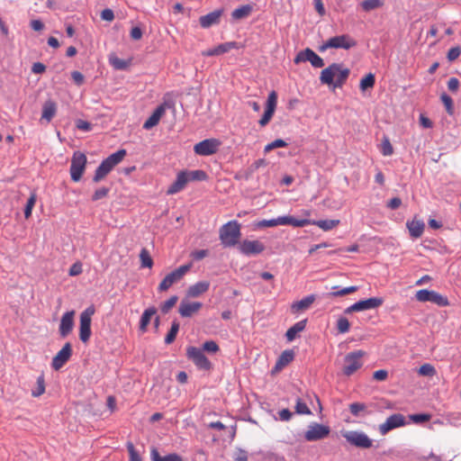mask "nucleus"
Here are the masks:
<instances>
[{"label": "nucleus", "mask_w": 461, "mask_h": 461, "mask_svg": "<svg viewBox=\"0 0 461 461\" xmlns=\"http://www.w3.org/2000/svg\"><path fill=\"white\" fill-rule=\"evenodd\" d=\"M349 74V68H345L342 63H332L321 71L320 80L321 84L340 88L347 82Z\"/></svg>", "instance_id": "nucleus-1"}, {"label": "nucleus", "mask_w": 461, "mask_h": 461, "mask_svg": "<svg viewBox=\"0 0 461 461\" xmlns=\"http://www.w3.org/2000/svg\"><path fill=\"white\" fill-rule=\"evenodd\" d=\"M447 88L450 92L456 93L459 88V80L456 77H450L447 81Z\"/></svg>", "instance_id": "nucleus-62"}, {"label": "nucleus", "mask_w": 461, "mask_h": 461, "mask_svg": "<svg viewBox=\"0 0 461 461\" xmlns=\"http://www.w3.org/2000/svg\"><path fill=\"white\" fill-rule=\"evenodd\" d=\"M415 298L419 302H430L438 306H447L449 304L448 299L446 296L427 289L419 290L415 294Z\"/></svg>", "instance_id": "nucleus-11"}, {"label": "nucleus", "mask_w": 461, "mask_h": 461, "mask_svg": "<svg viewBox=\"0 0 461 461\" xmlns=\"http://www.w3.org/2000/svg\"><path fill=\"white\" fill-rule=\"evenodd\" d=\"M202 350L216 353L219 350V347L213 340H208L203 343Z\"/></svg>", "instance_id": "nucleus-59"}, {"label": "nucleus", "mask_w": 461, "mask_h": 461, "mask_svg": "<svg viewBox=\"0 0 461 461\" xmlns=\"http://www.w3.org/2000/svg\"><path fill=\"white\" fill-rule=\"evenodd\" d=\"M276 104H277V94L276 93V91H272L268 95L265 113L258 122V123L260 124L261 127H264L267 124H268V122L272 119V117L275 113L276 108Z\"/></svg>", "instance_id": "nucleus-17"}, {"label": "nucleus", "mask_w": 461, "mask_h": 461, "mask_svg": "<svg viewBox=\"0 0 461 461\" xmlns=\"http://www.w3.org/2000/svg\"><path fill=\"white\" fill-rule=\"evenodd\" d=\"M110 63L115 69L124 70L130 66L131 60L122 59L118 57H111Z\"/></svg>", "instance_id": "nucleus-41"}, {"label": "nucleus", "mask_w": 461, "mask_h": 461, "mask_svg": "<svg viewBox=\"0 0 461 461\" xmlns=\"http://www.w3.org/2000/svg\"><path fill=\"white\" fill-rule=\"evenodd\" d=\"M45 392V380L44 375H41L37 378V387L36 389L32 390V394L34 397L41 396Z\"/></svg>", "instance_id": "nucleus-45"}, {"label": "nucleus", "mask_w": 461, "mask_h": 461, "mask_svg": "<svg viewBox=\"0 0 461 461\" xmlns=\"http://www.w3.org/2000/svg\"><path fill=\"white\" fill-rule=\"evenodd\" d=\"M126 156L125 149H119L104 159L95 170L93 181L98 183L103 180Z\"/></svg>", "instance_id": "nucleus-3"}, {"label": "nucleus", "mask_w": 461, "mask_h": 461, "mask_svg": "<svg viewBox=\"0 0 461 461\" xmlns=\"http://www.w3.org/2000/svg\"><path fill=\"white\" fill-rule=\"evenodd\" d=\"M36 203V194L32 193L29 199L27 200L25 208H24V217L28 219L32 215V211Z\"/></svg>", "instance_id": "nucleus-46"}, {"label": "nucleus", "mask_w": 461, "mask_h": 461, "mask_svg": "<svg viewBox=\"0 0 461 461\" xmlns=\"http://www.w3.org/2000/svg\"><path fill=\"white\" fill-rule=\"evenodd\" d=\"M75 313V311L72 310L62 315L59 327V332L61 338H67L73 330Z\"/></svg>", "instance_id": "nucleus-21"}, {"label": "nucleus", "mask_w": 461, "mask_h": 461, "mask_svg": "<svg viewBox=\"0 0 461 461\" xmlns=\"http://www.w3.org/2000/svg\"><path fill=\"white\" fill-rule=\"evenodd\" d=\"M461 54V49L459 46L451 48L447 55L448 61L452 62L456 60Z\"/></svg>", "instance_id": "nucleus-58"}, {"label": "nucleus", "mask_w": 461, "mask_h": 461, "mask_svg": "<svg viewBox=\"0 0 461 461\" xmlns=\"http://www.w3.org/2000/svg\"><path fill=\"white\" fill-rule=\"evenodd\" d=\"M209 287L210 283L208 281L197 282L194 285L189 286L187 290V295L193 298L198 297L202 294L207 292Z\"/></svg>", "instance_id": "nucleus-29"}, {"label": "nucleus", "mask_w": 461, "mask_h": 461, "mask_svg": "<svg viewBox=\"0 0 461 461\" xmlns=\"http://www.w3.org/2000/svg\"><path fill=\"white\" fill-rule=\"evenodd\" d=\"M404 424L405 418L402 414H393L386 419L385 422L380 424L379 431L382 435H385L390 430L403 426Z\"/></svg>", "instance_id": "nucleus-20"}, {"label": "nucleus", "mask_w": 461, "mask_h": 461, "mask_svg": "<svg viewBox=\"0 0 461 461\" xmlns=\"http://www.w3.org/2000/svg\"><path fill=\"white\" fill-rule=\"evenodd\" d=\"M253 11V6L251 5H241L239 8H236L231 13V18L234 21H239L249 17Z\"/></svg>", "instance_id": "nucleus-33"}, {"label": "nucleus", "mask_w": 461, "mask_h": 461, "mask_svg": "<svg viewBox=\"0 0 461 461\" xmlns=\"http://www.w3.org/2000/svg\"><path fill=\"white\" fill-rule=\"evenodd\" d=\"M306 323L307 319H304L303 321L296 322L291 328H289L285 333L287 340L293 341L296 338V335L305 329Z\"/></svg>", "instance_id": "nucleus-34"}, {"label": "nucleus", "mask_w": 461, "mask_h": 461, "mask_svg": "<svg viewBox=\"0 0 461 461\" xmlns=\"http://www.w3.org/2000/svg\"><path fill=\"white\" fill-rule=\"evenodd\" d=\"M280 225H291L294 227H304L306 225H309L311 222V220L309 219H295L293 216L290 215H285V216H279Z\"/></svg>", "instance_id": "nucleus-30"}, {"label": "nucleus", "mask_w": 461, "mask_h": 461, "mask_svg": "<svg viewBox=\"0 0 461 461\" xmlns=\"http://www.w3.org/2000/svg\"><path fill=\"white\" fill-rule=\"evenodd\" d=\"M186 356L200 369L209 370L212 366L211 362L205 357L201 348L195 347H188L186 349Z\"/></svg>", "instance_id": "nucleus-13"}, {"label": "nucleus", "mask_w": 461, "mask_h": 461, "mask_svg": "<svg viewBox=\"0 0 461 461\" xmlns=\"http://www.w3.org/2000/svg\"><path fill=\"white\" fill-rule=\"evenodd\" d=\"M221 144V141L217 139H206L196 143L194 147V151L199 156H210L218 151Z\"/></svg>", "instance_id": "nucleus-12"}, {"label": "nucleus", "mask_w": 461, "mask_h": 461, "mask_svg": "<svg viewBox=\"0 0 461 461\" xmlns=\"http://www.w3.org/2000/svg\"><path fill=\"white\" fill-rule=\"evenodd\" d=\"M383 5L381 0H365L361 3L364 11L370 12Z\"/></svg>", "instance_id": "nucleus-43"}, {"label": "nucleus", "mask_w": 461, "mask_h": 461, "mask_svg": "<svg viewBox=\"0 0 461 461\" xmlns=\"http://www.w3.org/2000/svg\"><path fill=\"white\" fill-rule=\"evenodd\" d=\"M101 18L104 21L112 22L114 19V14L112 9L106 8L101 12Z\"/></svg>", "instance_id": "nucleus-64"}, {"label": "nucleus", "mask_w": 461, "mask_h": 461, "mask_svg": "<svg viewBox=\"0 0 461 461\" xmlns=\"http://www.w3.org/2000/svg\"><path fill=\"white\" fill-rule=\"evenodd\" d=\"M315 301V295L311 294L304 298H303L300 301H297L294 303L291 306L293 312H298L301 311L307 310Z\"/></svg>", "instance_id": "nucleus-32"}, {"label": "nucleus", "mask_w": 461, "mask_h": 461, "mask_svg": "<svg viewBox=\"0 0 461 461\" xmlns=\"http://www.w3.org/2000/svg\"><path fill=\"white\" fill-rule=\"evenodd\" d=\"M86 165V156L80 151L74 152L70 165V175L73 181L77 182L81 179Z\"/></svg>", "instance_id": "nucleus-10"}, {"label": "nucleus", "mask_w": 461, "mask_h": 461, "mask_svg": "<svg viewBox=\"0 0 461 461\" xmlns=\"http://www.w3.org/2000/svg\"><path fill=\"white\" fill-rule=\"evenodd\" d=\"M157 309L155 307L148 308L143 312L140 321V330L142 332L147 330V327L149 324L152 316L155 315Z\"/></svg>", "instance_id": "nucleus-36"}, {"label": "nucleus", "mask_w": 461, "mask_h": 461, "mask_svg": "<svg viewBox=\"0 0 461 461\" xmlns=\"http://www.w3.org/2000/svg\"><path fill=\"white\" fill-rule=\"evenodd\" d=\"M294 408H295V412L297 414H301V415L302 414H305V415L312 414V411L310 410V408L300 398L297 399Z\"/></svg>", "instance_id": "nucleus-48"}, {"label": "nucleus", "mask_w": 461, "mask_h": 461, "mask_svg": "<svg viewBox=\"0 0 461 461\" xmlns=\"http://www.w3.org/2000/svg\"><path fill=\"white\" fill-rule=\"evenodd\" d=\"M95 306L90 305L86 310H84L80 314L79 339L83 343H86L91 337V321L92 316L95 314Z\"/></svg>", "instance_id": "nucleus-5"}, {"label": "nucleus", "mask_w": 461, "mask_h": 461, "mask_svg": "<svg viewBox=\"0 0 461 461\" xmlns=\"http://www.w3.org/2000/svg\"><path fill=\"white\" fill-rule=\"evenodd\" d=\"M330 433V428L318 422L309 424L307 430L304 432L306 441L312 442L326 438Z\"/></svg>", "instance_id": "nucleus-8"}, {"label": "nucleus", "mask_w": 461, "mask_h": 461, "mask_svg": "<svg viewBox=\"0 0 461 461\" xmlns=\"http://www.w3.org/2000/svg\"><path fill=\"white\" fill-rule=\"evenodd\" d=\"M140 258L141 262L142 267H149L150 268L153 266V260L149 255V252L147 249H142L140 253Z\"/></svg>", "instance_id": "nucleus-42"}, {"label": "nucleus", "mask_w": 461, "mask_h": 461, "mask_svg": "<svg viewBox=\"0 0 461 461\" xmlns=\"http://www.w3.org/2000/svg\"><path fill=\"white\" fill-rule=\"evenodd\" d=\"M357 45V41L348 34H342L329 39L320 50L323 51L329 48L349 50Z\"/></svg>", "instance_id": "nucleus-9"}, {"label": "nucleus", "mask_w": 461, "mask_h": 461, "mask_svg": "<svg viewBox=\"0 0 461 461\" xmlns=\"http://www.w3.org/2000/svg\"><path fill=\"white\" fill-rule=\"evenodd\" d=\"M127 449L130 455V461H142L131 442L127 443Z\"/></svg>", "instance_id": "nucleus-55"}, {"label": "nucleus", "mask_w": 461, "mask_h": 461, "mask_svg": "<svg viewBox=\"0 0 461 461\" xmlns=\"http://www.w3.org/2000/svg\"><path fill=\"white\" fill-rule=\"evenodd\" d=\"M72 356V346L69 342H67L63 348L57 353L53 357L51 366L54 370H59L71 357Z\"/></svg>", "instance_id": "nucleus-19"}, {"label": "nucleus", "mask_w": 461, "mask_h": 461, "mask_svg": "<svg viewBox=\"0 0 461 461\" xmlns=\"http://www.w3.org/2000/svg\"><path fill=\"white\" fill-rule=\"evenodd\" d=\"M357 289H358L357 286H349V287H346L343 289H339L338 286H333L332 287L333 291L327 294V296L330 298L344 296V295L355 293L356 291H357Z\"/></svg>", "instance_id": "nucleus-38"}, {"label": "nucleus", "mask_w": 461, "mask_h": 461, "mask_svg": "<svg viewBox=\"0 0 461 461\" xmlns=\"http://www.w3.org/2000/svg\"><path fill=\"white\" fill-rule=\"evenodd\" d=\"M222 12L223 11L221 9H219L201 16L199 18L200 25L206 29L212 25L218 24L222 15Z\"/></svg>", "instance_id": "nucleus-23"}, {"label": "nucleus", "mask_w": 461, "mask_h": 461, "mask_svg": "<svg viewBox=\"0 0 461 461\" xmlns=\"http://www.w3.org/2000/svg\"><path fill=\"white\" fill-rule=\"evenodd\" d=\"M350 323L346 317H339L337 321V330L339 333H346L349 330Z\"/></svg>", "instance_id": "nucleus-52"}, {"label": "nucleus", "mask_w": 461, "mask_h": 461, "mask_svg": "<svg viewBox=\"0 0 461 461\" xmlns=\"http://www.w3.org/2000/svg\"><path fill=\"white\" fill-rule=\"evenodd\" d=\"M109 192H110V188L101 187L94 193V194L92 196V200L93 201L101 200V199L106 197Z\"/></svg>", "instance_id": "nucleus-56"}, {"label": "nucleus", "mask_w": 461, "mask_h": 461, "mask_svg": "<svg viewBox=\"0 0 461 461\" xmlns=\"http://www.w3.org/2000/svg\"><path fill=\"white\" fill-rule=\"evenodd\" d=\"M71 77H72L73 81L75 82V84L77 86L83 85V83L85 81L84 75L79 71H73L71 73Z\"/></svg>", "instance_id": "nucleus-63"}, {"label": "nucleus", "mask_w": 461, "mask_h": 461, "mask_svg": "<svg viewBox=\"0 0 461 461\" xmlns=\"http://www.w3.org/2000/svg\"><path fill=\"white\" fill-rule=\"evenodd\" d=\"M191 264H186L179 267L175 269L171 273L167 274L164 279L160 282L158 285L159 292L167 291L170 286H172L175 283L181 280L184 276L190 270Z\"/></svg>", "instance_id": "nucleus-7"}, {"label": "nucleus", "mask_w": 461, "mask_h": 461, "mask_svg": "<svg viewBox=\"0 0 461 461\" xmlns=\"http://www.w3.org/2000/svg\"><path fill=\"white\" fill-rule=\"evenodd\" d=\"M190 181H203L207 178V174L203 170L187 171Z\"/></svg>", "instance_id": "nucleus-49"}, {"label": "nucleus", "mask_w": 461, "mask_h": 461, "mask_svg": "<svg viewBox=\"0 0 461 461\" xmlns=\"http://www.w3.org/2000/svg\"><path fill=\"white\" fill-rule=\"evenodd\" d=\"M431 415L428 413H417L410 416V419L415 423H422L429 421Z\"/></svg>", "instance_id": "nucleus-54"}, {"label": "nucleus", "mask_w": 461, "mask_h": 461, "mask_svg": "<svg viewBox=\"0 0 461 461\" xmlns=\"http://www.w3.org/2000/svg\"><path fill=\"white\" fill-rule=\"evenodd\" d=\"M265 249L266 246L259 240H244L238 246L239 251L248 257L259 255Z\"/></svg>", "instance_id": "nucleus-14"}, {"label": "nucleus", "mask_w": 461, "mask_h": 461, "mask_svg": "<svg viewBox=\"0 0 461 461\" xmlns=\"http://www.w3.org/2000/svg\"><path fill=\"white\" fill-rule=\"evenodd\" d=\"M240 227L237 221H230L220 228L219 238L223 247L230 248L240 243Z\"/></svg>", "instance_id": "nucleus-2"}, {"label": "nucleus", "mask_w": 461, "mask_h": 461, "mask_svg": "<svg viewBox=\"0 0 461 461\" xmlns=\"http://www.w3.org/2000/svg\"><path fill=\"white\" fill-rule=\"evenodd\" d=\"M203 304L199 302L188 303L182 301L179 305V313L182 317H191L194 313L202 308Z\"/></svg>", "instance_id": "nucleus-24"}, {"label": "nucleus", "mask_w": 461, "mask_h": 461, "mask_svg": "<svg viewBox=\"0 0 461 461\" xmlns=\"http://www.w3.org/2000/svg\"><path fill=\"white\" fill-rule=\"evenodd\" d=\"M406 227L410 232V236L413 239H418L422 235L425 224L422 220L414 218L412 221H407Z\"/></svg>", "instance_id": "nucleus-25"}, {"label": "nucleus", "mask_w": 461, "mask_h": 461, "mask_svg": "<svg viewBox=\"0 0 461 461\" xmlns=\"http://www.w3.org/2000/svg\"><path fill=\"white\" fill-rule=\"evenodd\" d=\"M341 436L346 441L358 448L367 449L373 446V440L360 430H341Z\"/></svg>", "instance_id": "nucleus-4"}, {"label": "nucleus", "mask_w": 461, "mask_h": 461, "mask_svg": "<svg viewBox=\"0 0 461 461\" xmlns=\"http://www.w3.org/2000/svg\"><path fill=\"white\" fill-rule=\"evenodd\" d=\"M384 303V300L379 297H371L366 300L358 301L352 304L351 306L348 307L345 310V313H351L353 312H361L370 309H375L379 306H381Z\"/></svg>", "instance_id": "nucleus-15"}, {"label": "nucleus", "mask_w": 461, "mask_h": 461, "mask_svg": "<svg viewBox=\"0 0 461 461\" xmlns=\"http://www.w3.org/2000/svg\"><path fill=\"white\" fill-rule=\"evenodd\" d=\"M57 113V104L51 99H48L42 105L41 120L50 122Z\"/></svg>", "instance_id": "nucleus-27"}, {"label": "nucleus", "mask_w": 461, "mask_h": 461, "mask_svg": "<svg viewBox=\"0 0 461 461\" xmlns=\"http://www.w3.org/2000/svg\"><path fill=\"white\" fill-rule=\"evenodd\" d=\"M190 182L187 171H181L177 174L176 181L168 187L167 194H174L183 190L186 184Z\"/></svg>", "instance_id": "nucleus-22"}, {"label": "nucleus", "mask_w": 461, "mask_h": 461, "mask_svg": "<svg viewBox=\"0 0 461 461\" xmlns=\"http://www.w3.org/2000/svg\"><path fill=\"white\" fill-rule=\"evenodd\" d=\"M276 104H277V94L276 93V91H272L268 95L265 113L258 122V123L260 124L261 127H264L267 124H268V122L272 119V117L275 113L276 108Z\"/></svg>", "instance_id": "nucleus-18"}, {"label": "nucleus", "mask_w": 461, "mask_h": 461, "mask_svg": "<svg viewBox=\"0 0 461 461\" xmlns=\"http://www.w3.org/2000/svg\"><path fill=\"white\" fill-rule=\"evenodd\" d=\"M142 29L139 26L132 27L130 32V36L134 41H139L142 38Z\"/></svg>", "instance_id": "nucleus-61"}, {"label": "nucleus", "mask_w": 461, "mask_h": 461, "mask_svg": "<svg viewBox=\"0 0 461 461\" xmlns=\"http://www.w3.org/2000/svg\"><path fill=\"white\" fill-rule=\"evenodd\" d=\"M215 48L217 50V54L219 56V55H221V54H224V53L230 51L231 49L237 48V42H235V41L225 42V43H221V44L216 46Z\"/></svg>", "instance_id": "nucleus-50"}, {"label": "nucleus", "mask_w": 461, "mask_h": 461, "mask_svg": "<svg viewBox=\"0 0 461 461\" xmlns=\"http://www.w3.org/2000/svg\"><path fill=\"white\" fill-rule=\"evenodd\" d=\"M419 374L424 376H433L436 374V369L430 364H424L420 367Z\"/></svg>", "instance_id": "nucleus-53"}, {"label": "nucleus", "mask_w": 461, "mask_h": 461, "mask_svg": "<svg viewBox=\"0 0 461 461\" xmlns=\"http://www.w3.org/2000/svg\"><path fill=\"white\" fill-rule=\"evenodd\" d=\"M165 111L166 109L164 104H160L159 106H158L153 112V113L144 122L143 128L145 130H150L151 128L156 126L158 123L160 118L165 113Z\"/></svg>", "instance_id": "nucleus-26"}, {"label": "nucleus", "mask_w": 461, "mask_h": 461, "mask_svg": "<svg viewBox=\"0 0 461 461\" xmlns=\"http://www.w3.org/2000/svg\"><path fill=\"white\" fill-rule=\"evenodd\" d=\"M150 459L151 461H184L176 453H171L162 456L156 447H152L150 450Z\"/></svg>", "instance_id": "nucleus-31"}, {"label": "nucleus", "mask_w": 461, "mask_h": 461, "mask_svg": "<svg viewBox=\"0 0 461 461\" xmlns=\"http://www.w3.org/2000/svg\"><path fill=\"white\" fill-rule=\"evenodd\" d=\"M179 330V322L177 321H174L172 322L171 328L165 338V343L169 345L174 342L176 338L177 332Z\"/></svg>", "instance_id": "nucleus-40"}, {"label": "nucleus", "mask_w": 461, "mask_h": 461, "mask_svg": "<svg viewBox=\"0 0 461 461\" xmlns=\"http://www.w3.org/2000/svg\"><path fill=\"white\" fill-rule=\"evenodd\" d=\"M310 224L316 225L321 230L327 231L337 227L339 224V220H311Z\"/></svg>", "instance_id": "nucleus-37"}, {"label": "nucleus", "mask_w": 461, "mask_h": 461, "mask_svg": "<svg viewBox=\"0 0 461 461\" xmlns=\"http://www.w3.org/2000/svg\"><path fill=\"white\" fill-rule=\"evenodd\" d=\"M304 61H309L314 68H322L324 66L323 59L309 48L300 51L294 59L295 64Z\"/></svg>", "instance_id": "nucleus-16"}, {"label": "nucleus", "mask_w": 461, "mask_h": 461, "mask_svg": "<svg viewBox=\"0 0 461 461\" xmlns=\"http://www.w3.org/2000/svg\"><path fill=\"white\" fill-rule=\"evenodd\" d=\"M375 84V75L368 73L365 77L360 80L359 87L362 92L369 88H373Z\"/></svg>", "instance_id": "nucleus-39"}, {"label": "nucleus", "mask_w": 461, "mask_h": 461, "mask_svg": "<svg viewBox=\"0 0 461 461\" xmlns=\"http://www.w3.org/2000/svg\"><path fill=\"white\" fill-rule=\"evenodd\" d=\"M278 221H279V217H277L276 219L263 220L258 223V227H259V228L275 227V226L280 225V222Z\"/></svg>", "instance_id": "nucleus-60"}, {"label": "nucleus", "mask_w": 461, "mask_h": 461, "mask_svg": "<svg viewBox=\"0 0 461 461\" xmlns=\"http://www.w3.org/2000/svg\"><path fill=\"white\" fill-rule=\"evenodd\" d=\"M287 145H288L287 142H285L284 140L277 139V140H275L274 141L268 143L267 145H266L264 151H265V153H267V152H269L275 149H277V148H285Z\"/></svg>", "instance_id": "nucleus-51"}, {"label": "nucleus", "mask_w": 461, "mask_h": 461, "mask_svg": "<svg viewBox=\"0 0 461 461\" xmlns=\"http://www.w3.org/2000/svg\"><path fill=\"white\" fill-rule=\"evenodd\" d=\"M178 297L176 295L171 296L168 300L164 302L161 306L160 310L163 313H167L177 303Z\"/></svg>", "instance_id": "nucleus-47"}, {"label": "nucleus", "mask_w": 461, "mask_h": 461, "mask_svg": "<svg viewBox=\"0 0 461 461\" xmlns=\"http://www.w3.org/2000/svg\"><path fill=\"white\" fill-rule=\"evenodd\" d=\"M381 152L384 156H391L393 153V146L388 139L383 140Z\"/></svg>", "instance_id": "nucleus-57"}, {"label": "nucleus", "mask_w": 461, "mask_h": 461, "mask_svg": "<svg viewBox=\"0 0 461 461\" xmlns=\"http://www.w3.org/2000/svg\"><path fill=\"white\" fill-rule=\"evenodd\" d=\"M294 358V350L287 349L282 352L280 357H278L276 366L274 367V372L280 371L283 369L285 366H287L289 363H291Z\"/></svg>", "instance_id": "nucleus-28"}, {"label": "nucleus", "mask_w": 461, "mask_h": 461, "mask_svg": "<svg viewBox=\"0 0 461 461\" xmlns=\"http://www.w3.org/2000/svg\"><path fill=\"white\" fill-rule=\"evenodd\" d=\"M349 411L355 417H365L369 411H367V405L364 402H352L348 405Z\"/></svg>", "instance_id": "nucleus-35"}, {"label": "nucleus", "mask_w": 461, "mask_h": 461, "mask_svg": "<svg viewBox=\"0 0 461 461\" xmlns=\"http://www.w3.org/2000/svg\"><path fill=\"white\" fill-rule=\"evenodd\" d=\"M440 100L443 103V104L446 107L447 113L449 115H452L454 113V103L452 98L446 93H443L440 95Z\"/></svg>", "instance_id": "nucleus-44"}, {"label": "nucleus", "mask_w": 461, "mask_h": 461, "mask_svg": "<svg viewBox=\"0 0 461 461\" xmlns=\"http://www.w3.org/2000/svg\"><path fill=\"white\" fill-rule=\"evenodd\" d=\"M364 355L365 352L362 350L347 354L344 358L343 374L349 376L357 371L363 366L362 357Z\"/></svg>", "instance_id": "nucleus-6"}]
</instances>
